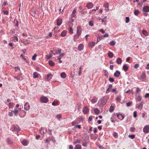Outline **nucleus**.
I'll return each instance as SVG.
<instances>
[{"label": "nucleus", "mask_w": 149, "mask_h": 149, "mask_svg": "<svg viewBox=\"0 0 149 149\" xmlns=\"http://www.w3.org/2000/svg\"><path fill=\"white\" fill-rule=\"evenodd\" d=\"M23 43L25 45H27L29 43V40H25L23 41Z\"/></svg>", "instance_id": "nucleus-33"}, {"label": "nucleus", "mask_w": 149, "mask_h": 149, "mask_svg": "<svg viewBox=\"0 0 149 149\" xmlns=\"http://www.w3.org/2000/svg\"><path fill=\"white\" fill-rule=\"evenodd\" d=\"M94 111L96 114H98L100 112V110L97 108H95L94 109Z\"/></svg>", "instance_id": "nucleus-28"}, {"label": "nucleus", "mask_w": 149, "mask_h": 149, "mask_svg": "<svg viewBox=\"0 0 149 149\" xmlns=\"http://www.w3.org/2000/svg\"><path fill=\"white\" fill-rule=\"evenodd\" d=\"M46 57L47 59H49L52 56L51 54H49L48 55H46Z\"/></svg>", "instance_id": "nucleus-54"}, {"label": "nucleus", "mask_w": 149, "mask_h": 149, "mask_svg": "<svg viewBox=\"0 0 149 149\" xmlns=\"http://www.w3.org/2000/svg\"><path fill=\"white\" fill-rule=\"evenodd\" d=\"M69 32L71 33L72 34L73 33V31L72 29V28L71 27H70L69 29Z\"/></svg>", "instance_id": "nucleus-55"}, {"label": "nucleus", "mask_w": 149, "mask_h": 149, "mask_svg": "<svg viewBox=\"0 0 149 149\" xmlns=\"http://www.w3.org/2000/svg\"><path fill=\"white\" fill-rule=\"evenodd\" d=\"M143 132L144 133H148L149 132V125H147L143 128Z\"/></svg>", "instance_id": "nucleus-5"}, {"label": "nucleus", "mask_w": 149, "mask_h": 149, "mask_svg": "<svg viewBox=\"0 0 149 149\" xmlns=\"http://www.w3.org/2000/svg\"><path fill=\"white\" fill-rule=\"evenodd\" d=\"M67 32L66 31L64 30L62 31L61 33V36L62 37H64L66 36Z\"/></svg>", "instance_id": "nucleus-30"}, {"label": "nucleus", "mask_w": 149, "mask_h": 149, "mask_svg": "<svg viewBox=\"0 0 149 149\" xmlns=\"http://www.w3.org/2000/svg\"><path fill=\"white\" fill-rule=\"evenodd\" d=\"M132 102H129L126 103V106L127 107H130L132 104Z\"/></svg>", "instance_id": "nucleus-60"}, {"label": "nucleus", "mask_w": 149, "mask_h": 149, "mask_svg": "<svg viewBox=\"0 0 149 149\" xmlns=\"http://www.w3.org/2000/svg\"><path fill=\"white\" fill-rule=\"evenodd\" d=\"M84 47V45L82 44H80L78 46V49L79 51H81L83 50Z\"/></svg>", "instance_id": "nucleus-12"}, {"label": "nucleus", "mask_w": 149, "mask_h": 149, "mask_svg": "<svg viewBox=\"0 0 149 149\" xmlns=\"http://www.w3.org/2000/svg\"><path fill=\"white\" fill-rule=\"evenodd\" d=\"M42 129L43 130L45 134H46V132H47V130L46 128L45 127H42Z\"/></svg>", "instance_id": "nucleus-52"}, {"label": "nucleus", "mask_w": 149, "mask_h": 149, "mask_svg": "<svg viewBox=\"0 0 149 149\" xmlns=\"http://www.w3.org/2000/svg\"><path fill=\"white\" fill-rule=\"evenodd\" d=\"M38 74L36 72H34L33 74V76L34 78H36L38 77Z\"/></svg>", "instance_id": "nucleus-26"}, {"label": "nucleus", "mask_w": 149, "mask_h": 149, "mask_svg": "<svg viewBox=\"0 0 149 149\" xmlns=\"http://www.w3.org/2000/svg\"><path fill=\"white\" fill-rule=\"evenodd\" d=\"M80 36V35H79L77 33V34L75 35L74 37V40L75 41V40L78 38Z\"/></svg>", "instance_id": "nucleus-39"}, {"label": "nucleus", "mask_w": 149, "mask_h": 149, "mask_svg": "<svg viewBox=\"0 0 149 149\" xmlns=\"http://www.w3.org/2000/svg\"><path fill=\"white\" fill-rule=\"evenodd\" d=\"M4 14L6 15H8V12L7 10L3 11H2Z\"/></svg>", "instance_id": "nucleus-62"}, {"label": "nucleus", "mask_w": 149, "mask_h": 149, "mask_svg": "<svg viewBox=\"0 0 149 149\" xmlns=\"http://www.w3.org/2000/svg\"><path fill=\"white\" fill-rule=\"evenodd\" d=\"M13 38L14 41L15 42V40L18 41V39L17 36H14L13 37Z\"/></svg>", "instance_id": "nucleus-41"}, {"label": "nucleus", "mask_w": 149, "mask_h": 149, "mask_svg": "<svg viewBox=\"0 0 149 149\" xmlns=\"http://www.w3.org/2000/svg\"><path fill=\"white\" fill-rule=\"evenodd\" d=\"M56 118L59 120H60L61 118V115L60 114L57 115Z\"/></svg>", "instance_id": "nucleus-42"}, {"label": "nucleus", "mask_w": 149, "mask_h": 149, "mask_svg": "<svg viewBox=\"0 0 149 149\" xmlns=\"http://www.w3.org/2000/svg\"><path fill=\"white\" fill-rule=\"evenodd\" d=\"M115 44V42L114 41L112 40V41H110L109 44L111 46H114Z\"/></svg>", "instance_id": "nucleus-45"}, {"label": "nucleus", "mask_w": 149, "mask_h": 149, "mask_svg": "<svg viewBox=\"0 0 149 149\" xmlns=\"http://www.w3.org/2000/svg\"><path fill=\"white\" fill-rule=\"evenodd\" d=\"M12 112H13V113H14L15 116H17L18 113L19 112L16 109H15L14 111H12Z\"/></svg>", "instance_id": "nucleus-35"}, {"label": "nucleus", "mask_w": 149, "mask_h": 149, "mask_svg": "<svg viewBox=\"0 0 149 149\" xmlns=\"http://www.w3.org/2000/svg\"><path fill=\"white\" fill-rule=\"evenodd\" d=\"M135 137V135L134 134L129 135L128 137L130 138L131 139H134Z\"/></svg>", "instance_id": "nucleus-48"}, {"label": "nucleus", "mask_w": 149, "mask_h": 149, "mask_svg": "<svg viewBox=\"0 0 149 149\" xmlns=\"http://www.w3.org/2000/svg\"><path fill=\"white\" fill-rule=\"evenodd\" d=\"M52 75L51 74H49L47 75V79L48 81H49L52 78Z\"/></svg>", "instance_id": "nucleus-32"}, {"label": "nucleus", "mask_w": 149, "mask_h": 149, "mask_svg": "<svg viewBox=\"0 0 149 149\" xmlns=\"http://www.w3.org/2000/svg\"><path fill=\"white\" fill-rule=\"evenodd\" d=\"M142 99L140 95L138 96L137 100L139 101H140Z\"/></svg>", "instance_id": "nucleus-53"}, {"label": "nucleus", "mask_w": 149, "mask_h": 149, "mask_svg": "<svg viewBox=\"0 0 149 149\" xmlns=\"http://www.w3.org/2000/svg\"><path fill=\"white\" fill-rule=\"evenodd\" d=\"M42 127H41V129L40 130V132L41 134H45L43 130L42 129Z\"/></svg>", "instance_id": "nucleus-61"}, {"label": "nucleus", "mask_w": 149, "mask_h": 149, "mask_svg": "<svg viewBox=\"0 0 149 149\" xmlns=\"http://www.w3.org/2000/svg\"><path fill=\"white\" fill-rule=\"evenodd\" d=\"M120 71L117 70L116 71L114 74V75L115 77H118L120 75Z\"/></svg>", "instance_id": "nucleus-17"}, {"label": "nucleus", "mask_w": 149, "mask_h": 149, "mask_svg": "<svg viewBox=\"0 0 149 149\" xmlns=\"http://www.w3.org/2000/svg\"><path fill=\"white\" fill-rule=\"evenodd\" d=\"M20 57H22V58L26 62L28 63L26 59L24 57V55L23 54H22L20 55Z\"/></svg>", "instance_id": "nucleus-44"}, {"label": "nucleus", "mask_w": 149, "mask_h": 149, "mask_svg": "<svg viewBox=\"0 0 149 149\" xmlns=\"http://www.w3.org/2000/svg\"><path fill=\"white\" fill-rule=\"evenodd\" d=\"M143 106V103L142 102L140 104H139L137 106V108L140 109H141Z\"/></svg>", "instance_id": "nucleus-25"}, {"label": "nucleus", "mask_w": 149, "mask_h": 149, "mask_svg": "<svg viewBox=\"0 0 149 149\" xmlns=\"http://www.w3.org/2000/svg\"><path fill=\"white\" fill-rule=\"evenodd\" d=\"M40 99L41 102L43 103H46L48 101V98L46 97H42L40 98Z\"/></svg>", "instance_id": "nucleus-2"}, {"label": "nucleus", "mask_w": 149, "mask_h": 149, "mask_svg": "<svg viewBox=\"0 0 149 149\" xmlns=\"http://www.w3.org/2000/svg\"><path fill=\"white\" fill-rule=\"evenodd\" d=\"M107 102L106 98L104 97L99 100L98 104L100 107L102 108L105 105Z\"/></svg>", "instance_id": "nucleus-1"}, {"label": "nucleus", "mask_w": 149, "mask_h": 149, "mask_svg": "<svg viewBox=\"0 0 149 149\" xmlns=\"http://www.w3.org/2000/svg\"><path fill=\"white\" fill-rule=\"evenodd\" d=\"M82 32L81 27L80 26H78L77 28V33L79 35H81Z\"/></svg>", "instance_id": "nucleus-6"}, {"label": "nucleus", "mask_w": 149, "mask_h": 149, "mask_svg": "<svg viewBox=\"0 0 149 149\" xmlns=\"http://www.w3.org/2000/svg\"><path fill=\"white\" fill-rule=\"evenodd\" d=\"M140 13L138 10H134V13L135 15H137Z\"/></svg>", "instance_id": "nucleus-43"}, {"label": "nucleus", "mask_w": 149, "mask_h": 149, "mask_svg": "<svg viewBox=\"0 0 149 149\" xmlns=\"http://www.w3.org/2000/svg\"><path fill=\"white\" fill-rule=\"evenodd\" d=\"M133 116L135 118H136L137 117V112L136 111H134V112L133 114Z\"/></svg>", "instance_id": "nucleus-63"}, {"label": "nucleus", "mask_w": 149, "mask_h": 149, "mask_svg": "<svg viewBox=\"0 0 149 149\" xmlns=\"http://www.w3.org/2000/svg\"><path fill=\"white\" fill-rule=\"evenodd\" d=\"M128 67L126 64H124L123 66V70L125 72L127 71L128 69Z\"/></svg>", "instance_id": "nucleus-22"}, {"label": "nucleus", "mask_w": 149, "mask_h": 149, "mask_svg": "<svg viewBox=\"0 0 149 149\" xmlns=\"http://www.w3.org/2000/svg\"><path fill=\"white\" fill-rule=\"evenodd\" d=\"M81 122L77 119L73 121L72 123V126H75L76 124H78Z\"/></svg>", "instance_id": "nucleus-10"}, {"label": "nucleus", "mask_w": 149, "mask_h": 149, "mask_svg": "<svg viewBox=\"0 0 149 149\" xmlns=\"http://www.w3.org/2000/svg\"><path fill=\"white\" fill-rule=\"evenodd\" d=\"M146 77V73L144 72H143L142 74L140 76V78L141 79H143L145 78Z\"/></svg>", "instance_id": "nucleus-16"}, {"label": "nucleus", "mask_w": 149, "mask_h": 149, "mask_svg": "<svg viewBox=\"0 0 149 149\" xmlns=\"http://www.w3.org/2000/svg\"><path fill=\"white\" fill-rule=\"evenodd\" d=\"M116 116L118 119L120 120H123L125 118L124 115L120 114V113H116Z\"/></svg>", "instance_id": "nucleus-7"}, {"label": "nucleus", "mask_w": 149, "mask_h": 149, "mask_svg": "<svg viewBox=\"0 0 149 149\" xmlns=\"http://www.w3.org/2000/svg\"><path fill=\"white\" fill-rule=\"evenodd\" d=\"M95 45V43L93 41L89 43V46L90 47H92Z\"/></svg>", "instance_id": "nucleus-23"}, {"label": "nucleus", "mask_w": 149, "mask_h": 149, "mask_svg": "<svg viewBox=\"0 0 149 149\" xmlns=\"http://www.w3.org/2000/svg\"><path fill=\"white\" fill-rule=\"evenodd\" d=\"M97 98L94 97L92 100L91 102L92 103H95L97 102Z\"/></svg>", "instance_id": "nucleus-29"}, {"label": "nucleus", "mask_w": 149, "mask_h": 149, "mask_svg": "<svg viewBox=\"0 0 149 149\" xmlns=\"http://www.w3.org/2000/svg\"><path fill=\"white\" fill-rule=\"evenodd\" d=\"M130 131L131 132H134L135 131V128L134 127H131L130 128Z\"/></svg>", "instance_id": "nucleus-50"}, {"label": "nucleus", "mask_w": 149, "mask_h": 149, "mask_svg": "<svg viewBox=\"0 0 149 149\" xmlns=\"http://www.w3.org/2000/svg\"><path fill=\"white\" fill-rule=\"evenodd\" d=\"M104 6L105 8H107L109 7V4L107 3H105L104 5Z\"/></svg>", "instance_id": "nucleus-59"}, {"label": "nucleus", "mask_w": 149, "mask_h": 149, "mask_svg": "<svg viewBox=\"0 0 149 149\" xmlns=\"http://www.w3.org/2000/svg\"><path fill=\"white\" fill-rule=\"evenodd\" d=\"M88 9H91L92 8L93 6V4L91 2L88 3L86 5Z\"/></svg>", "instance_id": "nucleus-11"}, {"label": "nucleus", "mask_w": 149, "mask_h": 149, "mask_svg": "<svg viewBox=\"0 0 149 149\" xmlns=\"http://www.w3.org/2000/svg\"><path fill=\"white\" fill-rule=\"evenodd\" d=\"M22 144L24 146H27L28 143V141L26 139H24L22 141Z\"/></svg>", "instance_id": "nucleus-18"}, {"label": "nucleus", "mask_w": 149, "mask_h": 149, "mask_svg": "<svg viewBox=\"0 0 149 149\" xmlns=\"http://www.w3.org/2000/svg\"><path fill=\"white\" fill-rule=\"evenodd\" d=\"M108 56L110 58H112L113 56V53L110 51L108 52Z\"/></svg>", "instance_id": "nucleus-24"}, {"label": "nucleus", "mask_w": 149, "mask_h": 149, "mask_svg": "<svg viewBox=\"0 0 149 149\" xmlns=\"http://www.w3.org/2000/svg\"><path fill=\"white\" fill-rule=\"evenodd\" d=\"M62 20L61 19L59 18L57 20V26H60L61 24Z\"/></svg>", "instance_id": "nucleus-15"}, {"label": "nucleus", "mask_w": 149, "mask_h": 149, "mask_svg": "<svg viewBox=\"0 0 149 149\" xmlns=\"http://www.w3.org/2000/svg\"><path fill=\"white\" fill-rule=\"evenodd\" d=\"M12 131H15L18 132L20 130V129L19 127L17 125H13L11 128Z\"/></svg>", "instance_id": "nucleus-3"}, {"label": "nucleus", "mask_w": 149, "mask_h": 149, "mask_svg": "<svg viewBox=\"0 0 149 149\" xmlns=\"http://www.w3.org/2000/svg\"><path fill=\"white\" fill-rule=\"evenodd\" d=\"M24 109L26 111H28L30 109V106L28 102H26L24 105Z\"/></svg>", "instance_id": "nucleus-9"}, {"label": "nucleus", "mask_w": 149, "mask_h": 149, "mask_svg": "<svg viewBox=\"0 0 149 149\" xmlns=\"http://www.w3.org/2000/svg\"><path fill=\"white\" fill-rule=\"evenodd\" d=\"M89 25L90 26H93V21H90L89 22Z\"/></svg>", "instance_id": "nucleus-51"}, {"label": "nucleus", "mask_w": 149, "mask_h": 149, "mask_svg": "<svg viewBox=\"0 0 149 149\" xmlns=\"http://www.w3.org/2000/svg\"><path fill=\"white\" fill-rule=\"evenodd\" d=\"M116 61L117 63L118 64H120L122 62V60L121 58H117Z\"/></svg>", "instance_id": "nucleus-27"}, {"label": "nucleus", "mask_w": 149, "mask_h": 149, "mask_svg": "<svg viewBox=\"0 0 149 149\" xmlns=\"http://www.w3.org/2000/svg\"><path fill=\"white\" fill-rule=\"evenodd\" d=\"M36 55L35 54L32 57V59L34 61L36 60Z\"/></svg>", "instance_id": "nucleus-58"}, {"label": "nucleus", "mask_w": 149, "mask_h": 149, "mask_svg": "<svg viewBox=\"0 0 149 149\" xmlns=\"http://www.w3.org/2000/svg\"><path fill=\"white\" fill-rule=\"evenodd\" d=\"M81 140H79V139H76L75 140L74 142H73V144H76L77 143H80V142H81Z\"/></svg>", "instance_id": "nucleus-31"}, {"label": "nucleus", "mask_w": 149, "mask_h": 149, "mask_svg": "<svg viewBox=\"0 0 149 149\" xmlns=\"http://www.w3.org/2000/svg\"><path fill=\"white\" fill-rule=\"evenodd\" d=\"M112 84H109L108 88H107L106 93L107 94L109 92L110 90L111 89L112 87Z\"/></svg>", "instance_id": "nucleus-19"}, {"label": "nucleus", "mask_w": 149, "mask_h": 149, "mask_svg": "<svg viewBox=\"0 0 149 149\" xmlns=\"http://www.w3.org/2000/svg\"><path fill=\"white\" fill-rule=\"evenodd\" d=\"M81 146L80 145H77L74 147V149H81Z\"/></svg>", "instance_id": "nucleus-34"}, {"label": "nucleus", "mask_w": 149, "mask_h": 149, "mask_svg": "<svg viewBox=\"0 0 149 149\" xmlns=\"http://www.w3.org/2000/svg\"><path fill=\"white\" fill-rule=\"evenodd\" d=\"M76 12V10H73L72 12V14L71 16L70 19L71 20V21L72 22H74V20L73 19L74 18H75L76 16V15L75 14V13Z\"/></svg>", "instance_id": "nucleus-4"}, {"label": "nucleus", "mask_w": 149, "mask_h": 149, "mask_svg": "<svg viewBox=\"0 0 149 149\" xmlns=\"http://www.w3.org/2000/svg\"><path fill=\"white\" fill-rule=\"evenodd\" d=\"M83 112L84 114H86L88 113L89 111L88 108L86 107H84L83 108Z\"/></svg>", "instance_id": "nucleus-14"}, {"label": "nucleus", "mask_w": 149, "mask_h": 149, "mask_svg": "<svg viewBox=\"0 0 149 149\" xmlns=\"http://www.w3.org/2000/svg\"><path fill=\"white\" fill-rule=\"evenodd\" d=\"M130 18L129 17H126L125 22L126 23H128L130 22Z\"/></svg>", "instance_id": "nucleus-46"}, {"label": "nucleus", "mask_w": 149, "mask_h": 149, "mask_svg": "<svg viewBox=\"0 0 149 149\" xmlns=\"http://www.w3.org/2000/svg\"><path fill=\"white\" fill-rule=\"evenodd\" d=\"M139 64H136L134 66V68L137 69L139 67Z\"/></svg>", "instance_id": "nucleus-64"}, {"label": "nucleus", "mask_w": 149, "mask_h": 149, "mask_svg": "<svg viewBox=\"0 0 149 149\" xmlns=\"http://www.w3.org/2000/svg\"><path fill=\"white\" fill-rule=\"evenodd\" d=\"M116 113H114L112 114V116L110 118V120L112 123L115 122L114 119L116 118Z\"/></svg>", "instance_id": "nucleus-8"}, {"label": "nucleus", "mask_w": 149, "mask_h": 149, "mask_svg": "<svg viewBox=\"0 0 149 149\" xmlns=\"http://www.w3.org/2000/svg\"><path fill=\"white\" fill-rule=\"evenodd\" d=\"M113 136L115 138H117L118 137V133L116 132H114L113 134Z\"/></svg>", "instance_id": "nucleus-38"}, {"label": "nucleus", "mask_w": 149, "mask_h": 149, "mask_svg": "<svg viewBox=\"0 0 149 149\" xmlns=\"http://www.w3.org/2000/svg\"><path fill=\"white\" fill-rule=\"evenodd\" d=\"M116 101L118 102H119L121 100V99L120 97V96H118L116 97Z\"/></svg>", "instance_id": "nucleus-56"}, {"label": "nucleus", "mask_w": 149, "mask_h": 149, "mask_svg": "<svg viewBox=\"0 0 149 149\" xmlns=\"http://www.w3.org/2000/svg\"><path fill=\"white\" fill-rule=\"evenodd\" d=\"M8 105L9 108H13V102H10Z\"/></svg>", "instance_id": "nucleus-40"}, {"label": "nucleus", "mask_w": 149, "mask_h": 149, "mask_svg": "<svg viewBox=\"0 0 149 149\" xmlns=\"http://www.w3.org/2000/svg\"><path fill=\"white\" fill-rule=\"evenodd\" d=\"M55 52L53 53V54L54 55H56L57 54H58L61 52V49H58V50H56L55 51Z\"/></svg>", "instance_id": "nucleus-13"}, {"label": "nucleus", "mask_w": 149, "mask_h": 149, "mask_svg": "<svg viewBox=\"0 0 149 149\" xmlns=\"http://www.w3.org/2000/svg\"><path fill=\"white\" fill-rule=\"evenodd\" d=\"M142 33L145 36H146L148 35V32L146 31V30H143L142 31Z\"/></svg>", "instance_id": "nucleus-37"}, {"label": "nucleus", "mask_w": 149, "mask_h": 149, "mask_svg": "<svg viewBox=\"0 0 149 149\" xmlns=\"http://www.w3.org/2000/svg\"><path fill=\"white\" fill-rule=\"evenodd\" d=\"M140 89L139 88H137L136 91V93L137 94L140 91Z\"/></svg>", "instance_id": "nucleus-57"}, {"label": "nucleus", "mask_w": 149, "mask_h": 149, "mask_svg": "<svg viewBox=\"0 0 149 149\" xmlns=\"http://www.w3.org/2000/svg\"><path fill=\"white\" fill-rule=\"evenodd\" d=\"M58 102L57 101L56 102H55V101L54 102H52V104L54 106H56L57 104H58Z\"/></svg>", "instance_id": "nucleus-49"}, {"label": "nucleus", "mask_w": 149, "mask_h": 149, "mask_svg": "<svg viewBox=\"0 0 149 149\" xmlns=\"http://www.w3.org/2000/svg\"><path fill=\"white\" fill-rule=\"evenodd\" d=\"M61 77L63 79H64L66 78V74L65 72H62L60 74Z\"/></svg>", "instance_id": "nucleus-21"}, {"label": "nucleus", "mask_w": 149, "mask_h": 149, "mask_svg": "<svg viewBox=\"0 0 149 149\" xmlns=\"http://www.w3.org/2000/svg\"><path fill=\"white\" fill-rule=\"evenodd\" d=\"M49 65L52 66H53L55 65L54 63L51 60H50L49 61Z\"/></svg>", "instance_id": "nucleus-36"}, {"label": "nucleus", "mask_w": 149, "mask_h": 149, "mask_svg": "<svg viewBox=\"0 0 149 149\" xmlns=\"http://www.w3.org/2000/svg\"><path fill=\"white\" fill-rule=\"evenodd\" d=\"M6 140L7 143L8 144H12L13 143V141L12 140H11V139L10 138H7L6 139Z\"/></svg>", "instance_id": "nucleus-20"}, {"label": "nucleus", "mask_w": 149, "mask_h": 149, "mask_svg": "<svg viewBox=\"0 0 149 149\" xmlns=\"http://www.w3.org/2000/svg\"><path fill=\"white\" fill-rule=\"evenodd\" d=\"M114 110V109L113 107H112L111 106L110 107V108L109 109V111L111 112H112Z\"/></svg>", "instance_id": "nucleus-47"}]
</instances>
